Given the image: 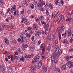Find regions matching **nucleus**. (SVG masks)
<instances>
[{"label":"nucleus","instance_id":"c85d7f7f","mask_svg":"<svg viewBox=\"0 0 73 73\" xmlns=\"http://www.w3.org/2000/svg\"><path fill=\"white\" fill-rule=\"evenodd\" d=\"M43 71H44V72H46L47 71V68L46 67H44L43 68Z\"/></svg>","mask_w":73,"mask_h":73},{"label":"nucleus","instance_id":"c756f323","mask_svg":"<svg viewBox=\"0 0 73 73\" xmlns=\"http://www.w3.org/2000/svg\"><path fill=\"white\" fill-rule=\"evenodd\" d=\"M31 9H33L35 8V6L33 4H32L31 5Z\"/></svg>","mask_w":73,"mask_h":73},{"label":"nucleus","instance_id":"49530a36","mask_svg":"<svg viewBox=\"0 0 73 73\" xmlns=\"http://www.w3.org/2000/svg\"><path fill=\"white\" fill-rule=\"evenodd\" d=\"M30 33L31 35L33 34V30H32L30 31Z\"/></svg>","mask_w":73,"mask_h":73},{"label":"nucleus","instance_id":"393cba45","mask_svg":"<svg viewBox=\"0 0 73 73\" xmlns=\"http://www.w3.org/2000/svg\"><path fill=\"white\" fill-rule=\"evenodd\" d=\"M4 4V1H3V0H0V5H1V4L2 5H3V4Z\"/></svg>","mask_w":73,"mask_h":73},{"label":"nucleus","instance_id":"f704fd0d","mask_svg":"<svg viewBox=\"0 0 73 73\" xmlns=\"http://www.w3.org/2000/svg\"><path fill=\"white\" fill-rule=\"evenodd\" d=\"M46 15H49V12L48 11V10H46Z\"/></svg>","mask_w":73,"mask_h":73},{"label":"nucleus","instance_id":"bb28decb","mask_svg":"<svg viewBox=\"0 0 73 73\" xmlns=\"http://www.w3.org/2000/svg\"><path fill=\"white\" fill-rule=\"evenodd\" d=\"M34 49H35V48H34V47L33 46H32L31 47L30 49L31 50H32V51H33V50H34Z\"/></svg>","mask_w":73,"mask_h":73},{"label":"nucleus","instance_id":"aec40b11","mask_svg":"<svg viewBox=\"0 0 73 73\" xmlns=\"http://www.w3.org/2000/svg\"><path fill=\"white\" fill-rule=\"evenodd\" d=\"M66 60L67 61H69V56H66Z\"/></svg>","mask_w":73,"mask_h":73},{"label":"nucleus","instance_id":"1a4fd4ad","mask_svg":"<svg viewBox=\"0 0 73 73\" xmlns=\"http://www.w3.org/2000/svg\"><path fill=\"white\" fill-rule=\"evenodd\" d=\"M41 65H42V60H40L39 61V62L38 63V68H40Z\"/></svg>","mask_w":73,"mask_h":73},{"label":"nucleus","instance_id":"de8ad7c7","mask_svg":"<svg viewBox=\"0 0 73 73\" xmlns=\"http://www.w3.org/2000/svg\"><path fill=\"white\" fill-rule=\"evenodd\" d=\"M5 27L6 28H10V26L9 25H5Z\"/></svg>","mask_w":73,"mask_h":73},{"label":"nucleus","instance_id":"6e6552de","mask_svg":"<svg viewBox=\"0 0 73 73\" xmlns=\"http://www.w3.org/2000/svg\"><path fill=\"white\" fill-rule=\"evenodd\" d=\"M52 56H53V55H52V56H51V60H52V61H54V62H55V63H56V62H57V61H58L57 60H54V59H55V58H56V57H58V56H59L58 54V55L57 56H56L54 58H52Z\"/></svg>","mask_w":73,"mask_h":73},{"label":"nucleus","instance_id":"0eeeda50","mask_svg":"<svg viewBox=\"0 0 73 73\" xmlns=\"http://www.w3.org/2000/svg\"><path fill=\"white\" fill-rule=\"evenodd\" d=\"M24 21V23L25 24H26L27 23V19H22V21L21 22L22 23H23V22Z\"/></svg>","mask_w":73,"mask_h":73},{"label":"nucleus","instance_id":"f257e3e1","mask_svg":"<svg viewBox=\"0 0 73 73\" xmlns=\"http://www.w3.org/2000/svg\"><path fill=\"white\" fill-rule=\"evenodd\" d=\"M55 43L56 45L55 46V48H56V50L55 51V53H54L53 54L52 56V58H55L56 56H58L59 53V50H60V48H59V46H58V41L57 40H55Z\"/></svg>","mask_w":73,"mask_h":73},{"label":"nucleus","instance_id":"09e8293b","mask_svg":"<svg viewBox=\"0 0 73 73\" xmlns=\"http://www.w3.org/2000/svg\"><path fill=\"white\" fill-rule=\"evenodd\" d=\"M24 9H23L22 10L21 12V14L22 15H23L24 14Z\"/></svg>","mask_w":73,"mask_h":73},{"label":"nucleus","instance_id":"4468645a","mask_svg":"<svg viewBox=\"0 0 73 73\" xmlns=\"http://www.w3.org/2000/svg\"><path fill=\"white\" fill-rule=\"evenodd\" d=\"M20 37L22 40L21 41V42H24V36L23 35H21L20 36Z\"/></svg>","mask_w":73,"mask_h":73},{"label":"nucleus","instance_id":"72a5a7b5","mask_svg":"<svg viewBox=\"0 0 73 73\" xmlns=\"http://www.w3.org/2000/svg\"><path fill=\"white\" fill-rule=\"evenodd\" d=\"M41 23L42 24H44V25H46V23L44 21H41Z\"/></svg>","mask_w":73,"mask_h":73},{"label":"nucleus","instance_id":"412c9836","mask_svg":"<svg viewBox=\"0 0 73 73\" xmlns=\"http://www.w3.org/2000/svg\"><path fill=\"white\" fill-rule=\"evenodd\" d=\"M25 35L27 37H31V34L29 33H26L25 34Z\"/></svg>","mask_w":73,"mask_h":73},{"label":"nucleus","instance_id":"58836bf2","mask_svg":"<svg viewBox=\"0 0 73 73\" xmlns=\"http://www.w3.org/2000/svg\"><path fill=\"white\" fill-rule=\"evenodd\" d=\"M50 46H48L47 48V50L48 51H49V50H50Z\"/></svg>","mask_w":73,"mask_h":73},{"label":"nucleus","instance_id":"5701e85b","mask_svg":"<svg viewBox=\"0 0 73 73\" xmlns=\"http://www.w3.org/2000/svg\"><path fill=\"white\" fill-rule=\"evenodd\" d=\"M50 7V9H53V6L51 4L48 5V7Z\"/></svg>","mask_w":73,"mask_h":73},{"label":"nucleus","instance_id":"13d9d810","mask_svg":"<svg viewBox=\"0 0 73 73\" xmlns=\"http://www.w3.org/2000/svg\"><path fill=\"white\" fill-rule=\"evenodd\" d=\"M58 70V68H55L54 70L55 72H57H57Z\"/></svg>","mask_w":73,"mask_h":73},{"label":"nucleus","instance_id":"f03ea898","mask_svg":"<svg viewBox=\"0 0 73 73\" xmlns=\"http://www.w3.org/2000/svg\"><path fill=\"white\" fill-rule=\"evenodd\" d=\"M68 62L66 63V64L67 66H69L70 65L69 67V68H71L72 67H73V64L71 61H67Z\"/></svg>","mask_w":73,"mask_h":73},{"label":"nucleus","instance_id":"4be33fe9","mask_svg":"<svg viewBox=\"0 0 73 73\" xmlns=\"http://www.w3.org/2000/svg\"><path fill=\"white\" fill-rule=\"evenodd\" d=\"M39 56H38L36 58V62H38L39 61V60H40L39 59Z\"/></svg>","mask_w":73,"mask_h":73},{"label":"nucleus","instance_id":"a878e982","mask_svg":"<svg viewBox=\"0 0 73 73\" xmlns=\"http://www.w3.org/2000/svg\"><path fill=\"white\" fill-rule=\"evenodd\" d=\"M72 20V18H69L68 19H66V21H70Z\"/></svg>","mask_w":73,"mask_h":73},{"label":"nucleus","instance_id":"4c0bfd02","mask_svg":"<svg viewBox=\"0 0 73 73\" xmlns=\"http://www.w3.org/2000/svg\"><path fill=\"white\" fill-rule=\"evenodd\" d=\"M2 68L3 70H5V67L3 65L2 66Z\"/></svg>","mask_w":73,"mask_h":73},{"label":"nucleus","instance_id":"5fc2aeb1","mask_svg":"<svg viewBox=\"0 0 73 73\" xmlns=\"http://www.w3.org/2000/svg\"><path fill=\"white\" fill-rule=\"evenodd\" d=\"M18 42H20V41H21V38H19L18 39Z\"/></svg>","mask_w":73,"mask_h":73},{"label":"nucleus","instance_id":"c03bdc74","mask_svg":"<svg viewBox=\"0 0 73 73\" xmlns=\"http://www.w3.org/2000/svg\"><path fill=\"white\" fill-rule=\"evenodd\" d=\"M31 40L32 41H33L34 40H35V36H33L31 38Z\"/></svg>","mask_w":73,"mask_h":73},{"label":"nucleus","instance_id":"2eb2a0df","mask_svg":"<svg viewBox=\"0 0 73 73\" xmlns=\"http://www.w3.org/2000/svg\"><path fill=\"white\" fill-rule=\"evenodd\" d=\"M5 43H6V44H9V41L8 40V39L7 38H5Z\"/></svg>","mask_w":73,"mask_h":73},{"label":"nucleus","instance_id":"6e6d98bb","mask_svg":"<svg viewBox=\"0 0 73 73\" xmlns=\"http://www.w3.org/2000/svg\"><path fill=\"white\" fill-rule=\"evenodd\" d=\"M27 13H28V14H29L31 13V11H29V10L27 11Z\"/></svg>","mask_w":73,"mask_h":73},{"label":"nucleus","instance_id":"ddd939ff","mask_svg":"<svg viewBox=\"0 0 73 73\" xmlns=\"http://www.w3.org/2000/svg\"><path fill=\"white\" fill-rule=\"evenodd\" d=\"M66 64L63 65L61 67V69L62 70H65L66 69Z\"/></svg>","mask_w":73,"mask_h":73},{"label":"nucleus","instance_id":"9b49d317","mask_svg":"<svg viewBox=\"0 0 73 73\" xmlns=\"http://www.w3.org/2000/svg\"><path fill=\"white\" fill-rule=\"evenodd\" d=\"M67 33L68 34V35L69 36H70L71 35V33H72V32H71V30L70 29H68V30Z\"/></svg>","mask_w":73,"mask_h":73},{"label":"nucleus","instance_id":"f8f14e48","mask_svg":"<svg viewBox=\"0 0 73 73\" xmlns=\"http://www.w3.org/2000/svg\"><path fill=\"white\" fill-rule=\"evenodd\" d=\"M41 34V33L39 31H38L37 32L36 34H35V36L37 37L38 36H40Z\"/></svg>","mask_w":73,"mask_h":73},{"label":"nucleus","instance_id":"e2e57ef3","mask_svg":"<svg viewBox=\"0 0 73 73\" xmlns=\"http://www.w3.org/2000/svg\"><path fill=\"white\" fill-rule=\"evenodd\" d=\"M43 45V44H42L40 46V48H43V46H42Z\"/></svg>","mask_w":73,"mask_h":73},{"label":"nucleus","instance_id":"338daca9","mask_svg":"<svg viewBox=\"0 0 73 73\" xmlns=\"http://www.w3.org/2000/svg\"><path fill=\"white\" fill-rule=\"evenodd\" d=\"M73 58V56H69V59H70V58Z\"/></svg>","mask_w":73,"mask_h":73},{"label":"nucleus","instance_id":"20e7f679","mask_svg":"<svg viewBox=\"0 0 73 73\" xmlns=\"http://www.w3.org/2000/svg\"><path fill=\"white\" fill-rule=\"evenodd\" d=\"M64 15H62L61 16L59 21H58V23H61L62 22L63 20H64Z\"/></svg>","mask_w":73,"mask_h":73},{"label":"nucleus","instance_id":"774afa93","mask_svg":"<svg viewBox=\"0 0 73 73\" xmlns=\"http://www.w3.org/2000/svg\"><path fill=\"white\" fill-rule=\"evenodd\" d=\"M13 42L15 44V43H16V40H14Z\"/></svg>","mask_w":73,"mask_h":73},{"label":"nucleus","instance_id":"7ed1b4c3","mask_svg":"<svg viewBox=\"0 0 73 73\" xmlns=\"http://www.w3.org/2000/svg\"><path fill=\"white\" fill-rule=\"evenodd\" d=\"M55 36L53 35V34H50L48 36V39L49 40H51V39L53 40L54 38H55Z\"/></svg>","mask_w":73,"mask_h":73},{"label":"nucleus","instance_id":"7c9ffc66","mask_svg":"<svg viewBox=\"0 0 73 73\" xmlns=\"http://www.w3.org/2000/svg\"><path fill=\"white\" fill-rule=\"evenodd\" d=\"M38 7H42V5H41V4H39V3H38L37 4Z\"/></svg>","mask_w":73,"mask_h":73},{"label":"nucleus","instance_id":"39448f33","mask_svg":"<svg viewBox=\"0 0 73 73\" xmlns=\"http://www.w3.org/2000/svg\"><path fill=\"white\" fill-rule=\"evenodd\" d=\"M33 29H35V31H36V32H37V30H38V27L36 25H33Z\"/></svg>","mask_w":73,"mask_h":73},{"label":"nucleus","instance_id":"9d476101","mask_svg":"<svg viewBox=\"0 0 73 73\" xmlns=\"http://www.w3.org/2000/svg\"><path fill=\"white\" fill-rule=\"evenodd\" d=\"M31 68L32 69H33V70H36V68H37V66L35 65L31 66Z\"/></svg>","mask_w":73,"mask_h":73},{"label":"nucleus","instance_id":"f3484780","mask_svg":"<svg viewBox=\"0 0 73 73\" xmlns=\"http://www.w3.org/2000/svg\"><path fill=\"white\" fill-rule=\"evenodd\" d=\"M19 12H18V10H17V11H15L13 15L14 16H16V15H17L18 14Z\"/></svg>","mask_w":73,"mask_h":73},{"label":"nucleus","instance_id":"37998d69","mask_svg":"<svg viewBox=\"0 0 73 73\" xmlns=\"http://www.w3.org/2000/svg\"><path fill=\"white\" fill-rule=\"evenodd\" d=\"M11 19H12V20H13V19H14V17H13V15H11Z\"/></svg>","mask_w":73,"mask_h":73},{"label":"nucleus","instance_id":"8fccbe9b","mask_svg":"<svg viewBox=\"0 0 73 73\" xmlns=\"http://www.w3.org/2000/svg\"><path fill=\"white\" fill-rule=\"evenodd\" d=\"M66 35H67V34H66V32H65L64 33V37H66Z\"/></svg>","mask_w":73,"mask_h":73},{"label":"nucleus","instance_id":"2f4dec72","mask_svg":"<svg viewBox=\"0 0 73 73\" xmlns=\"http://www.w3.org/2000/svg\"><path fill=\"white\" fill-rule=\"evenodd\" d=\"M73 41V37H72L70 39V42L71 43H72V42Z\"/></svg>","mask_w":73,"mask_h":73},{"label":"nucleus","instance_id":"69168bd1","mask_svg":"<svg viewBox=\"0 0 73 73\" xmlns=\"http://www.w3.org/2000/svg\"><path fill=\"white\" fill-rule=\"evenodd\" d=\"M61 28L60 29H57V31H59V32H60V31H61Z\"/></svg>","mask_w":73,"mask_h":73},{"label":"nucleus","instance_id":"423d86ee","mask_svg":"<svg viewBox=\"0 0 73 73\" xmlns=\"http://www.w3.org/2000/svg\"><path fill=\"white\" fill-rule=\"evenodd\" d=\"M16 5H15L13 7H12L11 9V12H12H12L15 11V9H16Z\"/></svg>","mask_w":73,"mask_h":73},{"label":"nucleus","instance_id":"052dcab7","mask_svg":"<svg viewBox=\"0 0 73 73\" xmlns=\"http://www.w3.org/2000/svg\"><path fill=\"white\" fill-rule=\"evenodd\" d=\"M25 58H28V56L27 55V54H25Z\"/></svg>","mask_w":73,"mask_h":73},{"label":"nucleus","instance_id":"6ab92c4d","mask_svg":"<svg viewBox=\"0 0 73 73\" xmlns=\"http://www.w3.org/2000/svg\"><path fill=\"white\" fill-rule=\"evenodd\" d=\"M32 63L33 64H34V63H35L36 62V58H34L32 60Z\"/></svg>","mask_w":73,"mask_h":73},{"label":"nucleus","instance_id":"e433bc0d","mask_svg":"<svg viewBox=\"0 0 73 73\" xmlns=\"http://www.w3.org/2000/svg\"><path fill=\"white\" fill-rule=\"evenodd\" d=\"M37 1H35L34 2V4L35 5H36L37 4Z\"/></svg>","mask_w":73,"mask_h":73},{"label":"nucleus","instance_id":"cd10ccee","mask_svg":"<svg viewBox=\"0 0 73 73\" xmlns=\"http://www.w3.org/2000/svg\"><path fill=\"white\" fill-rule=\"evenodd\" d=\"M20 60L21 61H23V62H24V58L23 56H22V58H20Z\"/></svg>","mask_w":73,"mask_h":73},{"label":"nucleus","instance_id":"680f3d73","mask_svg":"<svg viewBox=\"0 0 73 73\" xmlns=\"http://www.w3.org/2000/svg\"><path fill=\"white\" fill-rule=\"evenodd\" d=\"M36 41H34L33 42V44H36Z\"/></svg>","mask_w":73,"mask_h":73},{"label":"nucleus","instance_id":"c9c22d12","mask_svg":"<svg viewBox=\"0 0 73 73\" xmlns=\"http://www.w3.org/2000/svg\"><path fill=\"white\" fill-rule=\"evenodd\" d=\"M45 48H44V47L42 48V53H44L45 51Z\"/></svg>","mask_w":73,"mask_h":73},{"label":"nucleus","instance_id":"a211bd4d","mask_svg":"<svg viewBox=\"0 0 73 73\" xmlns=\"http://www.w3.org/2000/svg\"><path fill=\"white\" fill-rule=\"evenodd\" d=\"M9 72L10 73L12 72L13 71V68L12 67H11L9 68Z\"/></svg>","mask_w":73,"mask_h":73},{"label":"nucleus","instance_id":"4d7b16f0","mask_svg":"<svg viewBox=\"0 0 73 73\" xmlns=\"http://www.w3.org/2000/svg\"><path fill=\"white\" fill-rule=\"evenodd\" d=\"M40 32L42 34H44V31H40Z\"/></svg>","mask_w":73,"mask_h":73},{"label":"nucleus","instance_id":"0e129e2a","mask_svg":"<svg viewBox=\"0 0 73 73\" xmlns=\"http://www.w3.org/2000/svg\"><path fill=\"white\" fill-rule=\"evenodd\" d=\"M5 60L7 62V61H8V58H5Z\"/></svg>","mask_w":73,"mask_h":73},{"label":"nucleus","instance_id":"473e14b6","mask_svg":"<svg viewBox=\"0 0 73 73\" xmlns=\"http://www.w3.org/2000/svg\"><path fill=\"white\" fill-rule=\"evenodd\" d=\"M32 27H30L29 28H27V29L28 30V31H31V30H32Z\"/></svg>","mask_w":73,"mask_h":73},{"label":"nucleus","instance_id":"864d4df0","mask_svg":"<svg viewBox=\"0 0 73 73\" xmlns=\"http://www.w3.org/2000/svg\"><path fill=\"white\" fill-rule=\"evenodd\" d=\"M60 3H61V4H62V5H63L64 4V2H63V0L61 1Z\"/></svg>","mask_w":73,"mask_h":73},{"label":"nucleus","instance_id":"bf43d9fd","mask_svg":"<svg viewBox=\"0 0 73 73\" xmlns=\"http://www.w3.org/2000/svg\"><path fill=\"white\" fill-rule=\"evenodd\" d=\"M31 57H32L31 55H28L27 56V58H31Z\"/></svg>","mask_w":73,"mask_h":73},{"label":"nucleus","instance_id":"dca6fc26","mask_svg":"<svg viewBox=\"0 0 73 73\" xmlns=\"http://www.w3.org/2000/svg\"><path fill=\"white\" fill-rule=\"evenodd\" d=\"M22 46L23 47V48H27L28 47V45L25 44H23Z\"/></svg>","mask_w":73,"mask_h":73},{"label":"nucleus","instance_id":"a18cd8bd","mask_svg":"<svg viewBox=\"0 0 73 73\" xmlns=\"http://www.w3.org/2000/svg\"><path fill=\"white\" fill-rule=\"evenodd\" d=\"M55 4H56V5H57L58 4V1H56L55 2Z\"/></svg>","mask_w":73,"mask_h":73},{"label":"nucleus","instance_id":"ea45409f","mask_svg":"<svg viewBox=\"0 0 73 73\" xmlns=\"http://www.w3.org/2000/svg\"><path fill=\"white\" fill-rule=\"evenodd\" d=\"M58 36L59 37V39H61V34H60V33H59V34L58 35Z\"/></svg>","mask_w":73,"mask_h":73},{"label":"nucleus","instance_id":"b1692460","mask_svg":"<svg viewBox=\"0 0 73 73\" xmlns=\"http://www.w3.org/2000/svg\"><path fill=\"white\" fill-rule=\"evenodd\" d=\"M63 43L66 44H68V41L66 40H63Z\"/></svg>","mask_w":73,"mask_h":73},{"label":"nucleus","instance_id":"603ef678","mask_svg":"<svg viewBox=\"0 0 73 73\" xmlns=\"http://www.w3.org/2000/svg\"><path fill=\"white\" fill-rule=\"evenodd\" d=\"M46 26L48 28V27H49V24L48 23H47V24L46 25Z\"/></svg>","mask_w":73,"mask_h":73},{"label":"nucleus","instance_id":"a19ab883","mask_svg":"<svg viewBox=\"0 0 73 73\" xmlns=\"http://www.w3.org/2000/svg\"><path fill=\"white\" fill-rule=\"evenodd\" d=\"M44 27L46 30H47V31H48V27H46V26L44 25Z\"/></svg>","mask_w":73,"mask_h":73},{"label":"nucleus","instance_id":"3c124183","mask_svg":"<svg viewBox=\"0 0 73 73\" xmlns=\"http://www.w3.org/2000/svg\"><path fill=\"white\" fill-rule=\"evenodd\" d=\"M18 52H19V53H20V52H21V49H20V48H18Z\"/></svg>","mask_w":73,"mask_h":73},{"label":"nucleus","instance_id":"79ce46f5","mask_svg":"<svg viewBox=\"0 0 73 73\" xmlns=\"http://www.w3.org/2000/svg\"><path fill=\"white\" fill-rule=\"evenodd\" d=\"M62 51H61V50H60L59 51V55L60 56H61V54H62Z\"/></svg>","mask_w":73,"mask_h":73}]
</instances>
